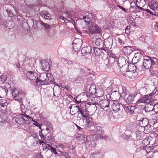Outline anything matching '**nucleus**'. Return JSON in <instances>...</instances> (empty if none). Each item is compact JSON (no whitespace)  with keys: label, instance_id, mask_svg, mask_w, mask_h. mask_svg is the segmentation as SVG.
Listing matches in <instances>:
<instances>
[{"label":"nucleus","instance_id":"obj_14","mask_svg":"<svg viewBox=\"0 0 158 158\" xmlns=\"http://www.w3.org/2000/svg\"><path fill=\"white\" fill-rule=\"evenodd\" d=\"M93 135H88L86 137H84L83 136L82 137L83 138L82 139L83 140V143H85L86 145L90 146L91 144L92 140L91 139H92L93 137Z\"/></svg>","mask_w":158,"mask_h":158},{"label":"nucleus","instance_id":"obj_27","mask_svg":"<svg viewBox=\"0 0 158 158\" xmlns=\"http://www.w3.org/2000/svg\"><path fill=\"white\" fill-rule=\"evenodd\" d=\"M42 69L45 71L48 72L50 69V65L48 62L44 61L41 62Z\"/></svg>","mask_w":158,"mask_h":158},{"label":"nucleus","instance_id":"obj_7","mask_svg":"<svg viewBox=\"0 0 158 158\" xmlns=\"http://www.w3.org/2000/svg\"><path fill=\"white\" fill-rule=\"evenodd\" d=\"M33 23L32 25L33 28L35 29H36L40 27L39 26L40 25L41 26H43L46 29H48L50 27V26L45 23H44L42 21H34L33 19L31 20Z\"/></svg>","mask_w":158,"mask_h":158},{"label":"nucleus","instance_id":"obj_42","mask_svg":"<svg viewBox=\"0 0 158 158\" xmlns=\"http://www.w3.org/2000/svg\"><path fill=\"white\" fill-rule=\"evenodd\" d=\"M88 103H89L90 104H94L95 105H98V102L97 98H93L92 99H91V102H89Z\"/></svg>","mask_w":158,"mask_h":158},{"label":"nucleus","instance_id":"obj_3","mask_svg":"<svg viewBox=\"0 0 158 158\" xmlns=\"http://www.w3.org/2000/svg\"><path fill=\"white\" fill-rule=\"evenodd\" d=\"M143 61L141 67L143 69L144 68L145 69H149L150 73L152 74L153 71V65L156 64L155 61L148 56L147 57V58L143 59Z\"/></svg>","mask_w":158,"mask_h":158},{"label":"nucleus","instance_id":"obj_39","mask_svg":"<svg viewBox=\"0 0 158 158\" xmlns=\"http://www.w3.org/2000/svg\"><path fill=\"white\" fill-rule=\"evenodd\" d=\"M7 79L6 75H2L0 76V84H3Z\"/></svg>","mask_w":158,"mask_h":158},{"label":"nucleus","instance_id":"obj_20","mask_svg":"<svg viewBox=\"0 0 158 158\" xmlns=\"http://www.w3.org/2000/svg\"><path fill=\"white\" fill-rule=\"evenodd\" d=\"M97 108V107L96 105H95L94 104H90L89 106V108H88V110L87 112L89 113H87L88 114H91V115L93 114L95 112Z\"/></svg>","mask_w":158,"mask_h":158},{"label":"nucleus","instance_id":"obj_25","mask_svg":"<svg viewBox=\"0 0 158 158\" xmlns=\"http://www.w3.org/2000/svg\"><path fill=\"white\" fill-rule=\"evenodd\" d=\"M89 105V103H87L85 102L81 103L80 104V109L81 110L87 112Z\"/></svg>","mask_w":158,"mask_h":158},{"label":"nucleus","instance_id":"obj_40","mask_svg":"<svg viewBox=\"0 0 158 158\" xmlns=\"http://www.w3.org/2000/svg\"><path fill=\"white\" fill-rule=\"evenodd\" d=\"M80 19H81L84 20V21L85 23H87L88 24L90 22L89 17L86 16H81L80 17Z\"/></svg>","mask_w":158,"mask_h":158},{"label":"nucleus","instance_id":"obj_22","mask_svg":"<svg viewBox=\"0 0 158 158\" xmlns=\"http://www.w3.org/2000/svg\"><path fill=\"white\" fill-rule=\"evenodd\" d=\"M120 104L117 102H113L111 105V108L114 112H118L120 110Z\"/></svg>","mask_w":158,"mask_h":158},{"label":"nucleus","instance_id":"obj_18","mask_svg":"<svg viewBox=\"0 0 158 158\" xmlns=\"http://www.w3.org/2000/svg\"><path fill=\"white\" fill-rule=\"evenodd\" d=\"M148 120L146 118H143L142 120L139 121V126L142 127H143L145 130L148 127Z\"/></svg>","mask_w":158,"mask_h":158},{"label":"nucleus","instance_id":"obj_37","mask_svg":"<svg viewBox=\"0 0 158 158\" xmlns=\"http://www.w3.org/2000/svg\"><path fill=\"white\" fill-rule=\"evenodd\" d=\"M95 131L97 133V135L102 134L103 133V131L102 130L101 127H97L95 128Z\"/></svg>","mask_w":158,"mask_h":158},{"label":"nucleus","instance_id":"obj_9","mask_svg":"<svg viewBox=\"0 0 158 158\" xmlns=\"http://www.w3.org/2000/svg\"><path fill=\"white\" fill-rule=\"evenodd\" d=\"M143 55L140 53H136L132 60V63L135 64H139L138 62L143 60Z\"/></svg>","mask_w":158,"mask_h":158},{"label":"nucleus","instance_id":"obj_10","mask_svg":"<svg viewBox=\"0 0 158 158\" xmlns=\"http://www.w3.org/2000/svg\"><path fill=\"white\" fill-rule=\"evenodd\" d=\"M123 107L126 112L130 114H133L135 110L136 109V106L128 105H123Z\"/></svg>","mask_w":158,"mask_h":158},{"label":"nucleus","instance_id":"obj_63","mask_svg":"<svg viewBox=\"0 0 158 158\" xmlns=\"http://www.w3.org/2000/svg\"><path fill=\"white\" fill-rule=\"evenodd\" d=\"M68 148L69 150H73L75 149V147L73 145H69L68 147Z\"/></svg>","mask_w":158,"mask_h":158},{"label":"nucleus","instance_id":"obj_8","mask_svg":"<svg viewBox=\"0 0 158 158\" xmlns=\"http://www.w3.org/2000/svg\"><path fill=\"white\" fill-rule=\"evenodd\" d=\"M82 44V41L81 39L76 38L74 40L73 44V48L74 51L78 52L80 49Z\"/></svg>","mask_w":158,"mask_h":158},{"label":"nucleus","instance_id":"obj_5","mask_svg":"<svg viewBox=\"0 0 158 158\" xmlns=\"http://www.w3.org/2000/svg\"><path fill=\"white\" fill-rule=\"evenodd\" d=\"M88 25L89 31L92 34L98 33L102 31L100 28L94 23L90 22Z\"/></svg>","mask_w":158,"mask_h":158},{"label":"nucleus","instance_id":"obj_58","mask_svg":"<svg viewBox=\"0 0 158 158\" xmlns=\"http://www.w3.org/2000/svg\"><path fill=\"white\" fill-rule=\"evenodd\" d=\"M154 110L156 112L158 113V102L156 104H155V103Z\"/></svg>","mask_w":158,"mask_h":158},{"label":"nucleus","instance_id":"obj_32","mask_svg":"<svg viewBox=\"0 0 158 158\" xmlns=\"http://www.w3.org/2000/svg\"><path fill=\"white\" fill-rule=\"evenodd\" d=\"M96 91L97 89L95 86L94 85H91L89 87V93L90 94L93 95L95 94Z\"/></svg>","mask_w":158,"mask_h":158},{"label":"nucleus","instance_id":"obj_19","mask_svg":"<svg viewBox=\"0 0 158 158\" xmlns=\"http://www.w3.org/2000/svg\"><path fill=\"white\" fill-rule=\"evenodd\" d=\"M105 42L104 45L106 48V49L109 50V49H110L112 48L113 44V40L112 38H108Z\"/></svg>","mask_w":158,"mask_h":158},{"label":"nucleus","instance_id":"obj_56","mask_svg":"<svg viewBox=\"0 0 158 158\" xmlns=\"http://www.w3.org/2000/svg\"><path fill=\"white\" fill-rule=\"evenodd\" d=\"M7 105L6 103H2L0 102V110H2V107H3L4 106H6Z\"/></svg>","mask_w":158,"mask_h":158},{"label":"nucleus","instance_id":"obj_64","mask_svg":"<svg viewBox=\"0 0 158 158\" xmlns=\"http://www.w3.org/2000/svg\"><path fill=\"white\" fill-rule=\"evenodd\" d=\"M65 13L67 15V17L69 18L72 16L71 14L68 11H66Z\"/></svg>","mask_w":158,"mask_h":158},{"label":"nucleus","instance_id":"obj_30","mask_svg":"<svg viewBox=\"0 0 158 158\" xmlns=\"http://www.w3.org/2000/svg\"><path fill=\"white\" fill-rule=\"evenodd\" d=\"M80 109V107L79 106H77L75 105V106H73V108L71 112H70L71 114L73 115L77 113H78Z\"/></svg>","mask_w":158,"mask_h":158},{"label":"nucleus","instance_id":"obj_57","mask_svg":"<svg viewBox=\"0 0 158 158\" xmlns=\"http://www.w3.org/2000/svg\"><path fill=\"white\" fill-rule=\"evenodd\" d=\"M47 11L46 10H43L40 12V14L41 16L43 18L46 13H47Z\"/></svg>","mask_w":158,"mask_h":158},{"label":"nucleus","instance_id":"obj_21","mask_svg":"<svg viewBox=\"0 0 158 158\" xmlns=\"http://www.w3.org/2000/svg\"><path fill=\"white\" fill-rule=\"evenodd\" d=\"M53 91L56 94V97H59L61 95V89L60 88V86L57 84H55V85L54 86L53 89Z\"/></svg>","mask_w":158,"mask_h":158},{"label":"nucleus","instance_id":"obj_52","mask_svg":"<svg viewBox=\"0 0 158 158\" xmlns=\"http://www.w3.org/2000/svg\"><path fill=\"white\" fill-rule=\"evenodd\" d=\"M65 62H66L69 65H71L73 64L74 63V60H64Z\"/></svg>","mask_w":158,"mask_h":158},{"label":"nucleus","instance_id":"obj_17","mask_svg":"<svg viewBox=\"0 0 158 158\" xmlns=\"http://www.w3.org/2000/svg\"><path fill=\"white\" fill-rule=\"evenodd\" d=\"M92 51L91 47L88 46L86 47H83L81 49V52L83 56L90 54Z\"/></svg>","mask_w":158,"mask_h":158},{"label":"nucleus","instance_id":"obj_61","mask_svg":"<svg viewBox=\"0 0 158 158\" xmlns=\"http://www.w3.org/2000/svg\"><path fill=\"white\" fill-rule=\"evenodd\" d=\"M15 122L17 123L20 124L21 122V118H20L17 117L15 118Z\"/></svg>","mask_w":158,"mask_h":158},{"label":"nucleus","instance_id":"obj_28","mask_svg":"<svg viewBox=\"0 0 158 158\" xmlns=\"http://www.w3.org/2000/svg\"><path fill=\"white\" fill-rule=\"evenodd\" d=\"M95 44L96 46L99 48H103L104 46L103 40L101 38L97 39L96 40Z\"/></svg>","mask_w":158,"mask_h":158},{"label":"nucleus","instance_id":"obj_6","mask_svg":"<svg viewBox=\"0 0 158 158\" xmlns=\"http://www.w3.org/2000/svg\"><path fill=\"white\" fill-rule=\"evenodd\" d=\"M94 53L95 56H101L102 57L104 55L107 53L108 50L104 48L93 47Z\"/></svg>","mask_w":158,"mask_h":158},{"label":"nucleus","instance_id":"obj_31","mask_svg":"<svg viewBox=\"0 0 158 158\" xmlns=\"http://www.w3.org/2000/svg\"><path fill=\"white\" fill-rule=\"evenodd\" d=\"M86 112L83 111L80 109L77 114V117L80 118V120L81 119V117L85 118L87 116Z\"/></svg>","mask_w":158,"mask_h":158},{"label":"nucleus","instance_id":"obj_33","mask_svg":"<svg viewBox=\"0 0 158 158\" xmlns=\"http://www.w3.org/2000/svg\"><path fill=\"white\" fill-rule=\"evenodd\" d=\"M134 72H131L130 71H127V73L125 74L126 77L127 78H129V79H132L135 77Z\"/></svg>","mask_w":158,"mask_h":158},{"label":"nucleus","instance_id":"obj_11","mask_svg":"<svg viewBox=\"0 0 158 158\" xmlns=\"http://www.w3.org/2000/svg\"><path fill=\"white\" fill-rule=\"evenodd\" d=\"M40 77H44V78H46L51 83L56 84V83L54 82V79L52 75L50 73H44L41 74L40 76Z\"/></svg>","mask_w":158,"mask_h":158},{"label":"nucleus","instance_id":"obj_29","mask_svg":"<svg viewBox=\"0 0 158 158\" xmlns=\"http://www.w3.org/2000/svg\"><path fill=\"white\" fill-rule=\"evenodd\" d=\"M26 76L28 79L32 80H35L36 78L34 73L31 71H28L26 73Z\"/></svg>","mask_w":158,"mask_h":158},{"label":"nucleus","instance_id":"obj_2","mask_svg":"<svg viewBox=\"0 0 158 158\" xmlns=\"http://www.w3.org/2000/svg\"><path fill=\"white\" fill-rule=\"evenodd\" d=\"M11 90L13 98L19 103H22V99L25 95V92L22 90L16 89H12Z\"/></svg>","mask_w":158,"mask_h":158},{"label":"nucleus","instance_id":"obj_12","mask_svg":"<svg viewBox=\"0 0 158 158\" xmlns=\"http://www.w3.org/2000/svg\"><path fill=\"white\" fill-rule=\"evenodd\" d=\"M140 66H139V64H134V63H130L128 64V65L127 71H130L131 72H135L137 68L139 69V68Z\"/></svg>","mask_w":158,"mask_h":158},{"label":"nucleus","instance_id":"obj_15","mask_svg":"<svg viewBox=\"0 0 158 158\" xmlns=\"http://www.w3.org/2000/svg\"><path fill=\"white\" fill-rule=\"evenodd\" d=\"M122 50L126 55H129L133 51L134 49L131 46H126L123 47Z\"/></svg>","mask_w":158,"mask_h":158},{"label":"nucleus","instance_id":"obj_41","mask_svg":"<svg viewBox=\"0 0 158 158\" xmlns=\"http://www.w3.org/2000/svg\"><path fill=\"white\" fill-rule=\"evenodd\" d=\"M142 133L139 131H137L135 132V134L136 135V138L138 139H140L142 136Z\"/></svg>","mask_w":158,"mask_h":158},{"label":"nucleus","instance_id":"obj_16","mask_svg":"<svg viewBox=\"0 0 158 158\" xmlns=\"http://www.w3.org/2000/svg\"><path fill=\"white\" fill-rule=\"evenodd\" d=\"M127 60L122 56H119L117 59V64L119 67L121 68L126 64Z\"/></svg>","mask_w":158,"mask_h":158},{"label":"nucleus","instance_id":"obj_49","mask_svg":"<svg viewBox=\"0 0 158 158\" xmlns=\"http://www.w3.org/2000/svg\"><path fill=\"white\" fill-rule=\"evenodd\" d=\"M151 5L154 7H157V2L154 1H152L150 2Z\"/></svg>","mask_w":158,"mask_h":158},{"label":"nucleus","instance_id":"obj_43","mask_svg":"<svg viewBox=\"0 0 158 158\" xmlns=\"http://www.w3.org/2000/svg\"><path fill=\"white\" fill-rule=\"evenodd\" d=\"M60 156L65 157V158H71L70 156L67 152H61Z\"/></svg>","mask_w":158,"mask_h":158},{"label":"nucleus","instance_id":"obj_4","mask_svg":"<svg viewBox=\"0 0 158 158\" xmlns=\"http://www.w3.org/2000/svg\"><path fill=\"white\" fill-rule=\"evenodd\" d=\"M127 90L126 89V87L123 86L122 87V91H120L118 92L116 90H115L110 95V98L112 97L113 100H115L118 98L119 93L120 94H121L122 96L125 97L127 94Z\"/></svg>","mask_w":158,"mask_h":158},{"label":"nucleus","instance_id":"obj_51","mask_svg":"<svg viewBox=\"0 0 158 158\" xmlns=\"http://www.w3.org/2000/svg\"><path fill=\"white\" fill-rule=\"evenodd\" d=\"M136 1L137 2H138L139 3H143V5L142 7H143L146 3V2L145 0H136Z\"/></svg>","mask_w":158,"mask_h":158},{"label":"nucleus","instance_id":"obj_34","mask_svg":"<svg viewBox=\"0 0 158 158\" xmlns=\"http://www.w3.org/2000/svg\"><path fill=\"white\" fill-rule=\"evenodd\" d=\"M103 61V63L106 65H107L109 63V59L107 57V53L104 55L102 57H101Z\"/></svg>","mask_w":158,"mask_h":158},{"label":"nucleus","instance_id":"obj_53","mask_svg":"<svg viewBox=\"0 0 158 158\" xmlns=\"http://www.w3.org/2000/svg\"><path fill=\"white\" fill-rule=\"evenodd\" d=\"M42 145H45V146L44 147V148H43L44 150V149L49 150L51 146L49 144H46V143L44 144H42Z\"/></svg>","mask_w":158,"mask_h":158},{"label":"nucleus","instance_id":"obj_36","mask_svg":"<svg viewBox=\"0 0 158 158\" xmlns=\"http://www.w3.org/2000/svg\"><path fill=\"white\" fill-rule=\"evenodd\" d=\"M15 22L12 21H9L7 23V27L9 29H11L15 26Z\"/></svg>","mask_w":158,"mask_h":158},{"label":"nucleus","instance_id":"obj_48","mask_svg":"<svg viewBox=\"0 0 158 158\" xmlns=\"http://www.w3.org/2000/svg\"><path fill=\"white\" fill-rule=\"evenodd\" d=\"M8 16L10 18L13 17V15L11 12V10L10 9H7L6 10Z\"/></svg>","mask_w":158,"mask_h":158},{"label":"nucleus","instance_id":"obj_62","mask_svg":"<svg viewBox=\"0 0 158 158\" xmlns=\"http://www.w3.org/2000/svg\"><path fill=\"white\" fill-rule=\"evenodd\" d=\"M118 40L120 44L122 45L124 44V41H123L120 38H118Z\"/></svg>","mask_w":158,"mask_h":158},{"label":"nucleus","instance_id":"obj_13","mask_svg":"<svg viewBox=\"0 0 158 158\" xmlns=\"http://www.w3.org/2000/svg\"><path fill=\"white\" fill-rule=\"evenodd\" d=\"M110 102L108 100L104 99L100 100L98 102V105L102 108L104 109V108H108L109 106Z\"/></svg>","mask_w":158,"mask_h":158},{"label":"nucleus","instance_id":"obj_47","mask_svg":"<svg viewBox=\"0 0 158 158\" xmlns=\"http://www.w3.org/2000/svg\"><path fill=\"white\" fill-rule=\"evenodd\" d=\"M131 27L130 26H128L126 27L125 29V33L128 35H130V34L131 32Z\"/></svg>","mask_w":158,"mask_h":158},{"label":"nucleus","instance_id":"obj_44","mask_svg":"<svg viewBox=\"0 0 158 158\" xmlns=\"http://www.w3.org/2000/svg\"><path fill=\"white\" fill-rule=\"evenodd\" d=\"M100 154L98 153H94L90 156V158H100Z\"/></svg>","mask_w":158,"mask_h":158},{"label":"nucleus","instance_id":"obj_50","mask_svg":"<svg viewBox=\"0 0 158 158\" xmlns=\"http://www.w3.org/2000/svg\"><path fill=\"white\" fill-rule=\"evenodd\" d=\"M154 146H149L148 147H146V148H145L146 151V152H149L150 151L149 150H148V152H147V150H151L154 149Z\"/></svg>","mask_w":158,"mask_h":158},{"label":"nucleus","instance_id":"obj_26","mask_svg":"<svg viewBox=\"0 0 158 158\" xmlns=\"http://www.w3.org/2000/svg\"><path fill=\"white\" fill-rule=\"evenodd\" d=\"M8 92V90L6 87L3 88L0 86V98H2L6 96Z\"/></svg>","mask_w":158,"mask_h":158},{"label":"nucleus","instance_id":"obj_45","mask_svg":"<svg viewBox=\"0 0 158 158\" xmlns=\"http://www.w3.org/2000/svg\"><path fill=\"white\" fill-rule=\"evenodd\" d=\"M103 133H102V134L99 135H94V136L95 137H97L98 138V137L99 136L100 138L101 139H107L108 137L106 135H103Z\"/></svg>","mask_w":158,"mask_h":158},{"label":"nucleus","instance_id":"obj_1","mask_svg":"<svg viewBox=\"0 0 158 158\" xmlns=\"http://www.w3.org/2000/svg\"><path fill=\"white\" fill-rule=\"evenodd\" d=\"M158 94V91L157 88H155L154 90L152 93H150L149 95H146L143 96L141 97L137 101V104L141 103H147L145 107L144 110L146 112L152 111L154 110L155 103L154 104L150 103H152L153 99L151 98V97L156 94Z\"/></svg>","mask_w":158,"mask_h":158},{"label":"nucleus","instance_id":"obj_23","mask_svg":"<svg viewBox=\"0 0 158 158\" xmlns=\"http://www.w3.org/2000/svg\"><path fill=\"white\" fill-rule=\"evenodd\" d=\"M119 80L115 79L111 82L110 87L112 89H118Z\"/></svg>","mask_w":158,"mask_h":158},{"label":"nucleus","instance_id":"obj_60","mask_svg":"<svg viewBox=\"0 0 158 158\" xmlns=\"http://www.w3.org/2000/svg\"><path fill=\"white\" fill-rule=\"evenodd\" d=\"M43 77H40L41 80L39 82V85L42 86V85H44V81H43V79H42Z\"/></svg>","mask_w":158,"mask_h":158},{"label":"nucleus","instance_id":"obj_24","mask_svg":"<svg viewBox=\"0 0 158 158\" xmlns=\"http://www.w3.org/2000/svg\"><path fill=\"white\" fill-rule=\"evenodd\" d=\"M136 96L133 94L129 95L127 98L126 101L127 103H132L135 100Z\"/></svg>","mask_w":158,"mask_h":158},{"label":"nucleus","instance_id":"obj_55","mask_svg":"<svg viewBox=\"0 0 158 158\" xmlns=\"http://www.w3.org/2000/svg\"><path fill=\"white\" fill-rule=\"evenodd\" d=\"M43 81H44V83L45 85H48L51 83L50 82H49L48 79L46 78L43 79Z\"/></svg>","mask_w":158,"mask_h":158},{"label":"nucleus","instance_id":"obj_54","mask_svg":"<svg viewBox=\"0 0 158 158\" xmlns=\"http://www.w3.org/2000/svg\"><path fill=\"white\" fill-rule=\"evenodd\" d=\"M31 135L33 137L34 139H35V140L37 141L36 143L38 144V138L37 137L35 133H33V134H32Z\"/></svg>","mask_w":158,"mask_h":158},{"label":"nucleus","instance_id":"obj_35","mask_svg":"<svg viewBox=\"0 0 158 158\" xmlns=\"http://www.w3.org/2000/svg\"><path fill=\"white\" fill-rule=\"evenodd\" d=\"M96 93V96L98 97H101L104 94L103 90L102 89L100 88H98L97 89V91Z\"/></svg>","mask_w":158,"mask_h":158},{"label":"nucleus","instance_id":"obj_46","mask_svg":"<svg viewBox=\"0 0 158 158\" xmlns=\"http://www.w3.org/2000/svg\"><path fill=\"white\" fill-rule=\"evenodd\" d=\"M52 15L50 14H49L48 12L47 13H46L45 15L44 16L43 18H44L45 19H51Z\"/></svg>","mask_w":158,"mask_h":158},{"label":"nucleus","instance_id":"obj_59","mask_svg":"<svg viewBox=\"0 0 158 158\" xmlns=\"http://www.w3.org/2000/svg\"><path fill=\"white\" fill-rule=\"evenodd\" d=\"M152 158H158V152H154L153 154Z\"/></svg>","mask_w":158,"mask_h":158},{"label":"nucleus","instance_id":"obj_38","mask_svg":"<svg viewBox=\"0 0 158 158\" xmlns=\"http://www.w3.org/2000/svg\"><path fill=\"white\" fill-rule=\"evenodd\" d=\"M107 55L108 54L110 57L114 59L116 58V57L114 54L112 53L110 50H108L107 51Z\"/></svg>","mask_w":158,"mask_h":158}]
</instances>
